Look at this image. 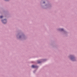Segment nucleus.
Returning a JSON list of instances; mask_svg holds the SVG:
<instances>
[{
  "mask_svg": "<svg viewBox=\"0 0 77 77\" xmlns=\"http://www.w3.org/2000/svg\"><path fill=\"white\" fill-rule=\"evenodd\" d=\"M2 23H4V24H5V23H6V20L4 19L3 20H2Z\"/></svg>",
  "mask_w": 77,
  "mask_h": 77,
  "instance_id": "nucleus-1",
  "label": "nucleus"
},
{
  "mask_svg": "<svg viewBox=\"0 0 77 77\" xmlns=\"http://www.w3.org/2000/svg\"><path fill=\"white\" fill-rule=\"evenodd\" d=\"M32 68H36V66L32 65Z\"/></svg>",
  "mask_w": 77,
  "mask_h": 77,
  "instance_id": "nucleus-2",
  "label": "nucleus"
},
{
  "mask_svg": "<svg viewBox=\"0 0 77 77\" xmlns=\"http://www.w3.org/2000/svg\"><path fill=\"white\" fill-rule=\"evenodd\" d=\"M71 60H74V58L73 57L72 58H71Z\"/></svg>",
  "mask_w": 77,
  "mask_h": 77,
  "instance_id": "nucleus-3",
  "label": "nucleus"
},
{
  "mask_svg": "<svg viewBox=\"0 0 77 77\" xmlns=\"http://www.w3.org/2000/svg\"><path fill=\"white\" fill-rule=\"evenodd\" d=\"M60 30H61V31H63V29H60Z\"/></svg>",
  "mask_w": 77,
  "mask_h": 77,
  "instance_id": "nucleus-4",
  "label": "nucleus"
},
{
  "mask_svg": "<svg viewBox=\"0 0 77 77\" xmlns=\"http://www.w3.org/2000/svg\"><path fill=\"white\" fill-rule=\"evenodd\" d=\"M41 63V62L39 61H38V63Z\"/></svg>",
  "mask_w": 77,
  "mask_h": 77,
  "instance_id": "nucleus-5",
  "label": "nucleus"
},
{
  "mask_svg": "<svg viewBox=\"0 0 77 77\" xmlns=\"http://www.w3.org/2000/svg\"><path fill=\"white\" fill-rule=\"evenodd\" d=\"M2 17H3V16H1L0 17V18H2Z\"/></svg>",
  "mask_w": 77,
  "mask_h": 77,
  "instance_id": "nucleus-6",
  "label": "nucleus"
},
{
  "mask_svg": "<svg viewBox=\"0 0 77 77\" xmlns=\"http://www.w3.org/2000/svg\"><path fill=\"white\" fill-rule=\"evenodd\" d=\"M43 3H45V2H44Z\"/></svg>",
  "mask_w": 77,
  "mask_h": 77,
  "instance_id": "nucleus-7",
  "label": "nucleus"
},
{
  "mask_svg": "<svg viewBox=\"0 0 77 77\" xmlns=\"http://www.w3.org/2000/svg\"><path fill=\"white\" fill-rule=\"evenodd\" d=\"M7 1H8V0H6Z\"/></svg>",
  "mask_w": 77,
  "mask_h": 77,
  "instance_id": "nucleus-8",
  "label": "nucleus"
}]
</instances>
